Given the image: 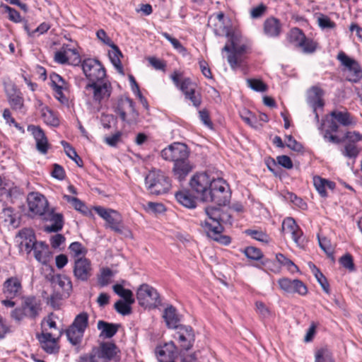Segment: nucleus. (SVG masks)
<instances>
[{"instance_id": "nucleus-64", "label": "nucleus", "mask_w": 362, "mask_h": 362, "mask_svg": "<svg viewBox=\"0 0 362 362\" xmlns=\"http://www.w3.org/2000/svg\"><path fill=\"white\" fill-rule=\"evenodd\" d=\"M286 146L290 149L296 152H302L303 151V145L297 141L292 135H286Z\"/></svg>"}, {"instance_id": "nucleus-3", "label": "nucleus", "mask_w": 362, "mask_h": 362, "mask_svg": "<svg viewBox=\"0 0 362 362\" xmlns=\"http://www.w3.org/2000/svg\"><path fill=\"white\" fill-rule=\"evenodd\" d=\"M230 198V187L223 178H212V182L204 202H214L219 206L229 203Z\"/></svg>"}, {"instance_id": "nucleus-37", "label": "nucleus", "mask_w": 362, "mask_h": 362, "mask_svg": "<svg viewBox=\"0 0 362 362\" xmlns=\"http://www.w3.org/2000/svg\"><path fill=\"white\" fill-rule=\"evenodd\" d=\"M192 166L188 158L174 163L173 172L175 177L180 182L185 180V177L191 172Z\"/></svg>"}, {"instance_id": "nucleus-18", "label": "nucleus", "mask_w": 362, "mask_h": 362, "mask_svg": "<svg viewBox=\"0 0 362 362\" xmlns=\"http://www.w3.org/2000/svg\"><path fill=\"white\" fill-rule=\"evenodd\" d=\"M92 264L90 259L84 257L75 259L73 273L77 280L87 281L92 276Z\"/></svg>"}, {"instance_id": "nucleus-32", "label": "nucleus", "mask_w": 362, "mask_h": 362, "mask_svg": "<svg viewBox=\"0 0 362 362\" xmlns=\"http://www.w3.org/2000/svg\"><path fill=\"white\" fill-rule=\"evenodd\" d=\"M120 324L108 322L104 320H99L97 324V328L100 331V337L103 339H110L113 337L119 329Z\"/></svg>"}, {"instance_id": "nucleus-41", "label": "nucleus", "mask_w": 362, "mask_h": 362, "mask_svg": "<svg viewBox=\"0 0 362 362\" xmlns=\"http://www.w3.org/2000/svg\"><path fill=\"white\" fill-rule=\"evenodd\" d=\"M51 281L59 287L67 294L72 291V282L69 277L66 275L57 274L52 276Z\"/></svg>"}, {"instance_id": "nucleus-21", "label": "nucleus", "mask_w": 362, "mask_h": 362, "mask_svg": "<svg viewBox=\"0 0 362 362\" xmlns=\"http://www.w3.org/2000/svg\"><path fill=\"white\" fill-rule=\"evenodd\" d=\"M28 131L30 132L35 140L36 149L41 154H47L50 144L44 130L38 125L29 124Z\"/></svg>"}, {"instance_id": "nucleus-8", "label": "nucleus", "mask_w": 362, "mask_h": 362, "mask_svg": "<svg viewBox=\"0 0 362 362\" xmlns=\"http://www.w3.org/2000/svg\"><path fill=\"white\" fill-rule=\"evenodd\" d=\"M341 65L348 71L346 79L353 83H357L362 79V67L356 59L349 57L345 52L341 51L337 56Z\"/></svg>"}, {"instance_id": "nucleus-1", "label": "nucleus", "mask_w": 362, "mask_h": 362, "mask_svg": "<svg viewBox=\"0 0 362 362\" xmlns=\"http://www.w3.org/2000/svg\"><path fill=\"white\" fill-rule=\"evenodd\" d=\"M226 37L230 45L226 44L222 52L228 53V62L230 68L235 70L241 66L246 56L252 52V45L249 40L235 32Z\"/></svg>"}, {"instance_id": "nucleus-19", "label": "nucleus", "mask_w": 362, "mask_h": 362, "mask_svg": "<svg viewBox=\"0 0 362 362\" xmlns=\"http://www.w3.org/2000/svg\"><path fill=\"white\" fill-rule=\"evenodd\" d=\"M282 230L291 233V237L295 243L300 247L303 248L306 243V239L303 236V233L297 225L294 218L291 217L286 218L282 223Z\"/></svg>"}, {"instance_id": "nucleus-59", "label": "nucleus", "mask_w": 362, "mask_h": 362, "mask_svg": "<svg viewBox=\"0 0 362 362\" xmlns=\"http://www.w3.org/2000/svg\"><path fill=\"white\" fill-rule=\"evenodd\" d=\"M69 249L74 257L78 258L81 255L84 257L88 252L87 249L79 242H74L71 243Z\"/></svg>"}, {"instance_id": "nucleus-5", "label": "nucleus", "mask_w": 362, "mask_h": 362, "mask_svg": "<svg viewBox=\"0 0 362 362\" xmlns=\"http://www.w3.org/2000/svg\"><path fill=\"white\" fill-rule=\"evenodd\" d=\"M145 184L150 193L156 195L165 194L171 187L169 177L160 170H151L145 177Z\"/></svg>"}, {"instance_id": "nucleus-11", "label": "nucleus", "mask_w": 362, "mask_h": 362, "mask_svg": "<svg viewBox=\"0 0 362 362\" xmlns=\"http://www.w3.org/2000/svg\"><path fill=\"white\" fill-rule=\"evenodd\" d=\"M85 88L86 90H92L93 101L98 105L103 100H107L110 97L112 90L110 82L105 79L102 81L88 83Z\"/></svg>"}, {"instance_id": "nucleus-61", "label": "nucleus", "mask_w": 362, "mask_h": 362, "mask_svg": "<svg viewBox=\"0 0 362 362\" xmlns=\"http://www.w3.org/2000/svg\"><path fill=\"white\" fill-rule=\"evenodd\" d=\"M315 362H334L332 354L326 349H321L315 353Z\"/></svg>"}, {"instance_id": "nucleus-46", "label": "nucleus", "mask_w": 362, "mask_h": 362, "mask_svg": "<svg viewBox=\"0 0 362 362\" xmlns=\"http://www.w3.org/2000/svg\"><path fill=\"white\" fill-rule=\"evenodd\" d=\"M62 145L64 148L66 156L74 160L78 167H83V162L81 158L77 154L76 150L66 141H62Z\"/></svg>"}, {"instance_id": "nucleus-2", "label": "nucleus", "mask_w": 362, "mask_h": 362, "mask_svg": "<svg viewBox=\"0 0 362 362\" xmlns=\"http://www.w3.org/2000/svg\"><path fill=\"white\" fill-rule=\"evenodd\" d=\"M230 198V187L223 178H212V182L204 202H214L219 206L229 203Z\"/></svg>"}, {"instance_id": "nucleus-7", "label": "nucleus", "mask_w": 362, "mask_h": 362, "mask_svg": "<svg viewBox=\"0 0 362 362\" xmlns=\"http://www.w3.org/2000/svg\"><path fill=\"white\" fill-rule=\"evenodd\" d=\"M139 305L147 309H155L161 305V298L157 290L147 284H141L136 291Z\"/></svg>"}, {"instance_id": "nucleus-12", "label": "nucleus", "mask_w": 362, "mask_h": 362, "mask_svg": "<svg viewBox=\"0 0 362 362\" xmlns=\"http://www.w3.org/2000/svg\"><path fill=\"white\" fill-rule=\"evenodd\" d=\"M205 212L207 218L203 222H207L211 226H216V224L219 226H223V224L232 225L231 214L220 207L208 206L205 208Z\"/></svg>"}, {"instance_id": "nucleus-29", "label": "nucleus", "mask_w": 362, "mask_h": 362, "mask_svg": "<svg viewBox=\"0 0 362 362\" xmlns=\"http://www.w3.org/2000/svg\"><path fill=\"white\" fill-rule=\"evenodd\" d=\"M37 339L40 343L41 348L47 354H57L59 351V346L57 344V339L52 337L51 333L42 332L37 336Z\"/></svg>"}, {"instance_id": "nucleus-36", "label": "nucleus", "mask_w": 362, "mask_h": 362, "mask_svg": "<svg viewBox=\"0 0 362 362\" xmlns=\"http://www.w3.org/2000/svg\"><path fill=\"white\" fill-rule=\"evenodd\" d=\"M8 102L12 108L16 111H21L24 107V98L19 89L13 88L11 92L7 93Z\"/></svg>"}, {"instance_id": "nucleus-4", "label": "nucleus", "mask_w": 362, "mask_h": 362, "mask_svg": "<svg viewBox=\"0 0 362 362\" xmlns=\"http://www.w3.org/2000/svg\"><path fill=\"white\" fill-rule=\"evenodd\" d=\"M88 325L89 315L88 313L83 311L78 314L65 330L68 341L74 346L80 345Z\"/></svg>"}, {"instance_id": "nucleus-54", "label": "nucleus", "mask_w": 362, "mask_h": 362, "mask_svg": "<svg viewBox=\"0 0 362 362\" xmlns=\"http://www.w3.org/2000/svg\"><path fill=\"white\" fill-rule=\"evenodd\" d=\"M64 199L69 203L71 204L74 208L81 212L82 214H86L87 207L83 202L76 197H71L70 195H64Z\"/></svg>"}, {"instance_id": "nucleus-22", "label": "nucleus", "mask_w": 362, "mask_h": 362, "mask_svg": "<svg viewBox=\"0 0 362 362\" xmlns=\"http://www.w3.org/2000/svg\"><path fill=\"white\" fill-rule=\"evenodd\" d=\"M216 225V226H211L207 222L201 223V226L208 237L223 245H229L231 243L230 237L222 234L224 230L223 226Z\"/></svg>"}, {"instance_id": "nucleus-58", "label": "nucleus", "mask_w": 362, "mask_h": 362, "mask_svg": "<svg viewBox=\"0 0 362 362\" xmlns=\"http://www.w3.org/2000/svg\"><path fill=\"white\" fill-rule=\"evenodd\" d=\"M245 234L247 235H250L252 238L263 242V243H268L269 242V235L263 232L262 230H252V229H247L245 231Z\"/></svg>"}, {"instance_id": "nucleus-38", "label": "nucleus", "mask_w": 362, "mask_h": 362, "mask_svg": "<svg viewBox=\"0 0 362 362\" xmlns=\"http://www.w3.org/2000/svg\"><path fill=\"white\" fill-rule=\"evenodd\" d=\"M281 31V24L279 20L274 17H270L264 23V33L272 37H278Z\"/></svg>"}, {"instance_id": "nucleus-56", "label": "nucleus", "mask_w": 362, "mask_h": 362, "mask_svg": "<svg viewBox=\"0 0 362 362\" xmlns=\"http://www.w3.org/2000/svg\"><path fill=\"white\" fill-rule=\"evenodd\" d=\"M247 84L251 89L257 92H265L268 88L267 85L261 79L247 78Z\"/></svg>"}, {"instance_id": "nucleus-24", "label": "nucleus", "mask_w": 362, "mask_h": 362, "mask_svg": "<svg viewBox=\"0 0 362 362\" xmlns=\"http://www.w3.org/2000/svg\"><path fill=\"white\" fill-rule=\"evenodd\" d=\"M16 238L20 239L18 240L20 250H24L28 254L31 252L34 248V245L37 243L34 230L28 228L20 230Z\"/></svg>"}, {"instance_id": "nucleus-33", "label": "nucleus", "mask_w": 362, "mask_h": 362, "mask_svg": "<svg viewBox=\"0 0 362 362\" xmlns=\"http://www.w3.org/2000/svg\"><path fill=\"white\" fill-rule=\"evenodd\" d=\"M214 20H216L217 22L214 25V34L217 36H228L234 31L231 29V28L225 25L224 24V13L223 12H219L214 16ZM213 16L210 18V21H211Z\"/></svg>"}, {"instance_id": "nucleus-62", "label": "nucleus", "mask_w": 362, "mask_h": 362, "mask_svg": "<svg viewBox=\"0 0 362 362\" xmlns=\"http://www.w3.org/2000/svg\"><path fill=\"white\" fill-rule=\"evenodd\" d=\"M318 25L322 29H334L336 28V23L332 21L329 17L324 14H320L317 18Z\"/></svg>"}, {"instance_id": "nucleus-34", "label": "nucleus", "mask_w": 362, "mask_h": 362, "mask_svg": "<svg viewBox=\"0 0 362 362\" xmlns=\"http://www.w3.org/2000/svg\"><path fill=\"white\" fill-rule=\"evenodd\" d=\"M313 184L320 197L323 198L328 197V193L327 192V189L334 190L336 187L334 182L328 180L317 175L313 177Z\"/></svg>"}, {"instance_id": "nucleus-50", "label": "nucleus", "mask_w": 362, "mask_h": 362, "mask_svg": "<svg viewBox=\"0 0 362 362\" xmlns=\"http://www.w3.org/2000/svg\"><path fill=\"white\" fill-rule=\"evenodd\" d=\"M317 45L318 44L317 42L314 41L311 38L305 37V39L300 42L298 47L301 48L303 52L305 54H312L316 51Z\"/></svg>"}, {"instance_id": "nucleus-43", "label": "nucleus", "mask_w": 362, "mask_h": 362, "mask_svg": "<svg viewBox=\"0 0 362 362\" xmlns=\"http://www.w3.org/2000/svg\"><path fill=\"white\" fill-rule=\"evenodd\" d=\"M109 47L112 49V52L109 53L112 63L119 73L123 74V66L120 60V57H122V52L119 49L118 46L116 45L114 42L110 44Z\"/></svg>"}, {"instance_id": "nucleus-15", "label": "nucleus", "mask_w": 362, "mask_h": 362, "mask_svg": "<svg viewBox=\"0 0 362 362\" xmlns=\"http://www.w3.org/2000/svg\"><path fill=\"white\" fill-rule=\"evenodd\" d=\"M30 211L40 216H46L49 211L48 202L45 197L39 192H30L27 197Z\"/></svg>"}, {"instance_id": "nucleus-44", "label": "nucleus", "mask_w": 362, "mask_h": 362, "mask_svg": "<svg viewBox=\"0 0 362 362\" xmlns=\"http://www.w3.org/2000/svg\"><path fill=\"white\" fill-rule=\"evenodd\" d=\"M310 267L311 268L313 273L314 274L317 282L320 284L323 291L327 294H329V284L327 278L314 264H310Z\"/></svg>"}, {"instance_id": "nucleus-53", "label": "nucleus", "mask_w": 362, "mask_h": 362, "mask_svg": "<svg viewBox=\"0 0 362 362\" xmlns=\"http://www.w3.org/2000/svg\"><path fill=\"white\" fill-rule=\"evenodd\" d=\"M339 262L349 272H353L356 271V266L354 262V258L350 253H346L341 256L339 259Z\"/></svg>"}, {"instance_id": "nucleus-23", "label": "nucleus", "mask_w": 362, "mask_h": 362, "mask_svg": "<svg viewBox=\"0 0 362 362\" xmlns=\"http://www.w3.org/2000/svg\"><path fill=\"white\" fill-rule=\"evenodd\" d=\"M155 353L158 362H167V360L177 359L178 349L174 341H170L157 346Z\"/></svg>"}, {"instance_id": "nucleus-30", "label": "nucleus", "mask_w": 362, "mask_h": 362, "mask_svg": "<svg viewBox=\"0 0 362 362\" xmlns=\"http://www.w3.org/2000/svg\"><path fill=\"white\" fill-rule=\"evenodd\" d=\"M163 317L169 329H177L182 325H180V316L177 313V309L172 305H169L165 308Z\"/></svg>"}, {"instance_id": "nucleus-55", "label": "nucleus", "mask_w": 362, "mask_h": 362, "mask_svg": "<svg viewBox=\"0 0 362 362\" xmlns=\"http://www.w3.org/2000/svg\"><path fill=\"white\" fill-rule=\"evenodd\" d=\"M361 151V148L356 144L347 143L344 146L342 154L349 158H356Z\"/></svg>"}, {"instance_id": "nucleus-60", "label": "nucleus", "mask_w": 362, "mask_h": 362, "mask_svg": "<svg viewBox=\"0 0 362 362\" xmlns=\"http://www.w3.org/2000/svg\"><path fill=\"white\" fill-rule=\"evenodd\" d=\"M184 95L185 99L190 100L196 107H199L202 104V95L196 91L195 88L191 89L189 92H186Z\"/></svg>"}, {"instance_id": "nucleus-51", "label": "nucleus", "mask_w": 362, "mask_h": 362, "mask_svg": "<svg viewBox=\"0 0 362 362\" xmlns=\"http://www.w3.org/2000/svg\"><path fill=\"white\" fill-rule=\"evenodd\" d=\"M247 258L251 260H259L264 257L263 252L257 247L253 246L246 247L243 251Z\"/></svg>"}, {"instance_id": "nucleus-52", "label": "nucleus", "mask_w": 362, "mask_h": 362, "mask_svg": "<svg viewBox=\"0 0 362 362\" xmlns=\"http://www.w3.org/2000/svg\"><path fill=\"white\" fill-rule=\"evenodd\" d=\"M276 259L279 262L280 267L284 266L291 272L298 270V267L291 259L281 253L276 255Z\"/></svg>"}, {"instance_id": "nucleus-40", "label": "nucleus", "mask_w": 362, "mask_h": 362, "mask_svg": "<svg viewBox=\"0 0 362 362\" xmlns=\"http://www.w3.org/2000/svg\"><path fill=\"white\" fill-rule=\"evenodd\" d=\"M175 197L177 202L188 209L196 207V199L191 194L188 189H184L177 192Z\"/></svg>"}, {"instance_id": "nucleus-6", "label": "nucleus", "mask_w": 362, "mask_h": 362, "mask_svg": "<svg viewBox=\"0 0 362 362\" xmlns=\"http://www.w3.org/2000/svg\"><path fill=\"white\" fill-rule=\"evenodd\" d=\"M115 112L120 119L129 125L135 124L139 121V112L135 108V103L129 97L118 98Z\"/></svg>"}, {"instance_id": "nucleus-27", "label": "nucleus", "mask_w": 362, "mask_h": 362, "mask_svg": "<svg viewBox=\"0 0 362 362\" xmlns=\"http://www.w3.org/2000/svg\"><path fill=\"white\" fill-rule=\"evenodd\" d=\"M27 317L35 319L41 310V301L34 296H25L21 304Z\"/></svg>"}, {"instance_id": "nucleus-10", "label": "nucleus", "mask_w": 362, "mask_h": 362, "mask_svg": "<svg viewBox=\"0 0 362 362\" xmlns=\"http://www.w3.org/2000/svg\"><path fill=\"white\" fill-rule=\"evenodd\" d=\"M160 156L164 160L175 163L187 160L189 157V151L187 145L180 142H175L162 150Z\"/></svg>"}, {"instance_id": "nucleus-48", "label": "nucleus", "mask_w": 362, "mask_h": 362, "mask_svg": "<svg viewBox=\"0 0 362 362\" xmlns=\"http://www.w3.org/2000/svg\"><path fill=\"white\" fill-rule=\"evenodd\" d=\"M310 92L314 95L311 97V100L315 107H316V106L322 107L324 106V100L322 99L324 90L318 86H313L310 88ZM314 111L316 112V108L314 109Z\"/></svg>"}, {"instance_id": "nucleus-14", "label": "nucleus", "mask_w": 362, "mask_h": 362, "mask_svg": "<svg viewBox=\"0 0 362 362\" xmlns=\"http://www.w3.org/2000/svg\"><path fill=\"white\" fill-rule=\"evenodd\" d=\"M177 329L174 338L179 344L180 352L189 351L193 347L195 341V334L192 327L181 325Z\"/></svg>"}, {"instance_id": "nucleus-31", "label": "nucleus", "mask_w": 362, "mask_h": 362, "mask_svg": "<svg viewBox=\"0 0 362 362\" xmlns=\"http://www.w3.org/2000/svg\"><path fill=\"white\" fill-rule=\"evenodd\" d=\"M35 259L42 264H46L50 259L51 252L49 246L44 242H37L33 249Z\"/></svg>"}, {"instance_id": "nucleus-45", "label": "nucleus", "mask_w": 362, "mask_h": 362, "mask_svg": "<svg viewBox=\"0 0 362 362\" xmlns=\"http://www.w3.org/2000/svg\"><path fill=\"white\" fill-rule=\"evenodd\" d=\"M115 273L108 267L100 269V274L98 276V284L100 287H105L111 283V279Z\"/></svg>"}, {"instance_id": "nucleus-17", "label": "nucleus", "mask_w": 362, "mask_h": 362, "mask_svg": "<svg viewBox=\"0 0 362 362\" xmlns=\"http://www.w3.org/2000/svg\"><path fill=\"white\" fill-rule=\"evenodd\" d=\"M93 349L105 362H110L112 360L118 361L120 359L119 356L120 350L112 341L101 342L98 346H93Z\"/></svg>"}, {"instance_id": "nucleus-39", "label": "nucleus", "mask_w": 362, "mask_h": 362, "mask_svg": "<svg viewBox=\"0 0 362 362\" xmlns=\"http://www.w3.org/2000/svg\"><path fill=\"white\" fill-rule=\"evenodd\" d=\"M329 115L337 123L344 127H348L356 124L353 116L346 109H344V111L334 110L332 111Z\"/></svg>"}, {"instance_id": "nucleus-16", "label": "nucleus", "mask_w": 362, "mask_h": 362, "mask_svg": "<svg viewBox=\"0 0 362 362\" xmlns=\"http://www.w3.org/2000/svg\"><path fill=\"white\" fill-rule=\"evenodd\" d=\"M212 178L206 173H197L194 175L190 180V186L192 189L197 193L200 199L204 201L205 194H207L209 188H210Z\"/></svg>"}, {"instance_id": "nucleus-57", "label": "nucleus", "mask_w": 362, "mask_h": 362, "mask_svg": "<svg viewBox=\"0 0 362 362\" xmlns=\"http://www.w3.org/2000/svg\"><path fill=\"white\" fill-rule=\"evenodd\" d=\"M240 116L242 119L252 128L257 129L259 126H262L258 123L257 117L250 111H245Z\"/></svg>"}, {"instance_id": "nucleus-9", "label": "nucleus", "mask_w": 362, "mask_h": 362, "mask_svg": "<svg viewBox=\"0 0 362 362\" xmlns=\"http://www.w3.org/2000/svg\"><path fill=\"white\" fill-rule=\"evenodd\" d=\"M83 72L89 83L102 81L106 77V70L102 63L93 58L85 59L82 62Z\"/></svg>"}, {"instance_id": "nucleus-35", "label": "nucleus", "mask_w": 362, "mask_h": 362, "mask_svg": "<svg viewBox=\"0 0 362 362\" xmlns=\"http://www.w3.org/2000/svg\"><path fill=\"white\" fill-rule=\"evenodd\" d=\"M46 217L45 216L44 219H49L52 224L47 227V230L49 232H58L61 230L64 226V217L62 214L60 213H54V209H51L46 214Z\"/></svg>"}, {"instance_id": "nucleus-47", "label": "nucleus", "mask_w": 362, "mask_h": 362, "mask_svg": "<svg viewBox=\"0 0 362 362\" xmlns=\"http://www.w3.org/2000/svg\"><path fill=\"white\" fill-rule=\"evenodd\" d=\"M305 37L303 30L298 28H293L288 34V41L296 47H298L300 42H301Z\"/></svg>"}, {"instance_id": "nucleus-20", "label": "nucleus", "mask_w": 362, "mask_h": 362, "mask_svg": "<svg viewBox=\"0 0 362 362\" xmlns=\"http://www.w3.org/2000/svg\"><path fill=\"white\" fill-rule=\"evenodd\" d=\"M278 284L281 290L288 293H298L300 296H305L308 293L306 285L299 279H291L281 278L278 280Z\"/></svg>"}, {"instance_id": "nucleus-28", "label": "nucleus", "mask_w": 362, "mask_h": 362, "mask_svg": "<svg viewBox=\"0 0 362 362\" xmlns=\"http://www.w3.org/2000/svg\"><path fill=\"white\" fill-rule=\"evenodd\" d=\"M182 76L183 74L182 72L175 70L170 75V78L176 88L185 95L186 92H189L191 89L196 88V84L192 82L190 78L182 77Z\"/></svg>"}, {"instance_id": "nucleus-42", "label": "nucleus", "mask_w": 362, "mask_h": 362, "mask_svg": "<svg viewBox=\"0 0 362 362\" xmlns=\"http://www.w3.org/2000/svg\"><path fill=\"white\" fill-rule=\"evenodd\" d=\"M41 117L44 122L49 126L57 127L59 125V119L54 112L47 106H44L41 109Z\"/></svg>"}, {"instance_id": "nucleus-26", "label": "nucleus", "mask_w": 362, "mask_h": 362, "mask_svg": "<svg viewBox=\"0 0 362 362\" xmlns=\"http://www.w3.org/2000/svg\"><path fill=\"white\" fill-rule=\"evenodd\" d=\"M3 209L0 213V218L8 226L13 228H17L21 224V214L12 206L3 204Z\"/></svg>"}, {"instance_id": "nucleus-63", "label": "nucleus", "mask_w": 362, "mask_h": 362, "mask_svg": "<svg viewBox=\"0 0 362 362\" xmlns=\"http://www.w3.org/2000/svg\"><path fill=\"white\" fill-rule=\"evenodd\" d=\"M6 194L7 197H9L12 200L13 199H18L24 194V192L22 189L18 187H13L8 190H6L4 188L0 189V194Z\"/></svg>"}, {"instance_id": "nucleus-13", "label": "nucleus", "mask_w": 362, "mask_h": 362, "mask_svg": "<svg viewBox=\"0 0 362 362\" xmlns=\"http://www.w3.org/2000/svg\"><path fill=\"white\" fill-rule=\"evenodd\" d=\"M93 209L98 216L106 221L107 227L110 228L116 233H122L121 227L122 217L119 213L115 210L105 209L100 206H94Z\"/></svg>"}, {"instance_id": "nucleus-25", "label": "nucleus", "mask_w": 362, "mask_h": 362, "mask_svg": "<svg viewBox=\"0 0 362 362\" xmlns=\"http://www.w3.org/2000/svg\"><path fill=\"white\" fill-rule=\"evenodd\" d=\"M23 291L21 281L16 276L8 278L3 284L2 292L7 298L19 296Z\"/></svg>"}, {"instance_id": "nucleus-49", "label": "nucleus", "mask_w": 362, "mask_h": 362, "mask_svg": "<svg viewBox=\"0 0 362 362\" xmlns=\"http://www.w3.org/2000/svg\"><path fill=\"white\" fill-rule=\"evenodd\" d=\"M133 303H132V302L124 301L122 300H118L115 303L114 308L118 313H119L124 316L129 315L132 312V305Z\"/></svg>"}]
</instances>
